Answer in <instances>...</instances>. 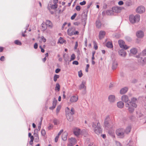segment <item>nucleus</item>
<instances>
[{"mask_svg": "<svg viewBox=\"0 0 146 146\" xmlns=\"http://www.w3.org/2000/svg\"><path fill=\"white\" fill-rule=\"evenodd\" d=\"M137 99L135 98H132L131 101L125 104V107L127 108L128 110L130 113H132L134 110L135 108L137 107V105L136 104Z\"/></svg>", "mask_w": 146, "mask_h": 146, "instance_id": "f257e3e1", "label": "nucleus"}, {"mask_svg": "<svg viewBox=\"0 0 146 146\" xmlns=\"http://www.w3.org/2000/svg\"><path fill=\"white\" fill-rule=\"evenodd\" d=\"M92 127L96 133L98 135L100 134L102 132V129L100 123L98 122L97 123L93 122Z\"/></svg>", "mask_w": 146, "mask_h": 146, "instance_id": "f03ea898", "label": "nucleus"}, {"mask_svg": "<svg viewBox=\"0 0 146 146\" xmlns=\"http://www.w3.org/2000/svg\"><path fill=\"white\" fill-rule=\"evenodd\" d=\"M140 18V15H136L135 16L131 15L129 16V21L132 23H137L139 21Z\"/></svg>", "mask_w": 146, "mask_h": 146, "instance_id": "7ed1b4c3", "label": "nucleus"}, {"mask_svg": "<svg viewBox=\"0 0 146 146\" xmlns=\"http://www.w3.org/2000/svg\"><path fill=\"white\" fill-rule=\"evenodd\" d=\"M116 133L119 137L121 138H123L125 134V129L121 128L117 129L116 131Z\"/></svg>", "mask_w": 146, "mask_h": 146, "instance_id": "20e7f679", "label": "nucleus"}, {"mask_svg": "<svg viewBox=\"0 0 146 146\" xmlns=\"http://www.w3.org/2000/svg\"><path fill=\"white\" fill-rule=\"evenodd\" d=\"M66 114V118L68 120L71 121L73 120V114L71 113L70 109L68 107H67L65 110Z\"/></svg>", "mask_w": 146, "mask_h": 146, "instance_id": "39448f33", "label": "nucleus"}, {"mask_svg": "<svg viewBox=\"0 0 146 146\" xmlns=\"http://www.w3.org/2000/svg\"><path fill=\"white\" fill-rule=\"evenodd\" d=\"M86 82L85 81H83L81 84L79 86V89L80 90L84 89V90L83 92V94H84L86 93Z\"/></svg>", "mask_w": 146, "mask_h": 146, "instance_id": "423d86ee", "label": "nucleus"}, {"mask_svg": "<svg viewBox=\"0 0 146 146\" xmlns=\"http://www.w3.org/2000/svg\"><path fill=\"white\" fill-rule=\"evenodd\" d=\"M145 11V8L143 6H139L136 9V12L139 13H142Z\"/></svg>", "mask_w": 146, "mask_h": 146, "instance_id": "0eeeda50", "label": "nucleus"}, {"mask_svg": "<svg viewBox=\"0 0 146 146\" xmlns=\"http://www.w3.org/2000/svg\"><path fill=\"white\" fill-rule=\"evenodd\" d=\"M118 43L120 47L124 49H127L128 48V47L125 44L124 42L122 40H119L118 41Z\"/></svg>", "mask_w": 146, "mask_h": 146, "instance_id": "6e6552de", "label": "nucleus"}, {"mask_svg": "<svg viewBox=\"0 0 146 146\" xmlns=\"http://www.w3.org/2000/svg\"><path fill=\"white\" fill-rule=\"evenodd\" d=\"M73 131L74 135L78 137L80 135V133L81 130L78 128L75 127L73 128Z\"/></svg>", "mask_w": 146, "mask_h": 146, "instance_id": "1a4fd4ad", "label": "nucleus"}, {"mask_svg": "<svg viewBox=\"0 0 146 146\" xmlns=\"http://www.w3.org/2000/svg\"><path fill=\"white\" fill-rule=\"evenodd\" d=\"M121 7H114L112 8V10H113V12H115L116 13H119L122 9H123Z\"/></svg>", "mask_w": 146, "mask_h": 146, "instance_id": "9d476101", "label": "nucleus"}, {"mask_svg": "<svg viewBox=\"0 0 146 146\" xmlns=\"http://www.w3.org/2000/svg\"><path fill=\"white\" fill-rule=\"evenodd\" d=\"M75 28L74 27L68 29L67 30V33L68 35L72 36L73 35L74 31H75Z\"/></svg>", "mask_w": 146, "mask_h": 146, "instance_id": "9b49d317", "label": "nucleus"}, {"mask_svg": "<svg viewBox=\"0 0 146 146\" xmlns=\"http://www.w3.org/2000/svg\"><path fill=\"white\" fill-rule=\"evenodd\" d=\"M138 61L140 64L142 65H143L146 64V59H143L142 57L139 58Z\"/></svg>", "mask_w": 146, "mask_h": 146, "instance_id": "f8f14e48", "label": "nucleus"}, {"mask_svg": "<svg viewBox=\"0 0 146 146\" xmlns=\"http://www.w3.org/2000/svg\"><path fill=\"white\" fill-rule=\"evenodd\" d=\"M121 100L126 104L130 101L128 96L126 95H123L121 97Z\"/></svg>", "mask_w": 146, "mask_h": 146, "instance_id": "ddd939ff", "label": "nucleus"}, {"mask_svg": "<svg viewBox=\"0 0 146 146\" xmlns=\"http://www.w3.org/2000/svg\"><path fill=\"white\" fill-rule=\"evenodd\" d=\"M108 100L111 103H113L115 101V96L113 95H110L108 97Z\"/></svg>", "mask_w": 146, "mask_h": 146, "instance_id": "4468645a", "label": "nucleus"}, {"mask_svg": "<svg viewBox=\"0 0 146 146\" xmlns=\"http://www.w3.org/2000/svg\"><path fill=\"white\" fill-rule=\"evenodd\" d=\"M118 53L119 55L122 57H125L126 55V53L125 51L123 49H121L119 50Z\"/></svg>", "mask_w": 146, "mask_h": 146, "instance_id": "2eb2a0df", "label": "nucleus"}, {"mask_svg": "<svg viewBox=\"0 0 146 146\" xmlns=\"http://www.w3.org/2000/svg\"><path fill=\"white\" fill-rule=\"evenodd\" d=\"M136 35L138 38H141L143 36L144 34L142 31H139L137 32Z\"/></svg>", "mask_w": 146, "mask_h": 146, "instance_id": "dca6fc26", "label": "nucleus"}, {"mask_svg": "<svg viewBox=\"0 0 146 146\" xmlns=\"http://www.w3.org/2000/svg\"><path fill=\"white\" fill-rule=\"evenodd\" d=\"M106 35V32L104 31H100L99 33V38L100 39L103 38Z\"/></svg>", "mask_w": 146, "mask_h": 146, "instance_id": "f3484780", "label": "nucleus"}, {"mask_svg": "<svg viewBox=\"0 0 146 146\" xmlns=\"http://www.w3.org/2000/svg\"><path fill=\"white\" fill-rule=\"evenodd\" d=\"M78 100V97L77 96H72L70 98V101L72 102H76Z\"/></svg>", "mask_w": 146, "mask_h": 146, "instance_id": "a211bd4d", "label": "nucleus"}, {"mask_svg": "<svg viewBox=\"0 0 146 146\" xmlns=\"http://www.w3.org/2000/svg\"><path fill=\"white\" fill-rule=\"evenodd\" d=\"M128 90V88L127 87H124L120 90V94H125L127 92Z\"/></svg>", "mask_w": 146, "mask_h": 146, "instance_id": "6ab92c4d", "label": "nucleus"}, {"mask_svg": "<svg viewBox=\"0 0 146 146\" xmlns=\"http://www.w3.org/2000/svg\"><path fill=\"white\" fill-rule=\"evenodd\" d=\"M117 106L118 108H122L123 107L124 104L123 102L119 101L117 102Z\"/></svg>", "mask_w": 146, "mask_h": 146, "instance_id": "aec40b11", "label": "nucleus"}, {"mask_svg": "<svg viewBox=\"0 0 146 146\" xmlns=\"http://www.w3.org/2000/svg\"><path fill=\"white\" fill-rule=\"evenodd\" d=\"M118 65V63L117 61L114 60L113 61L112 65V68L113 70L115 69L116 68Z\"/></svg>", "mask_w": 146, "mask_h": 146, "instance_id": "412c9836", "label": "nucleus"}, {"mask_svg": "<svg viewBox=\"0 0 146 146\" xmlns=\"http://www.w3.org/2000/svg\"><path fill=\"white\" fill-rule=\"evenodd\" d=\"M131 127L130 125L126 127L125 129V134H127L131 131Z\"/></svg>", "mask_w": 146, "mask_h": 146, "instance_id": "4be33fe9", "label": "nucleus"}, {"mask_svg": "<svg viewBox=\"0 0 146 146\" xmlns=\"http://www.w3.org/2000/svg\"><path fill=\"white\" fill-rule=\"evenodd\" d=\"M67 135L68 134L66 132H64L63 133L62 135V139L64 141H65L66 140Z\"/></svg>", "mask_w": 146, "mask_h": 146, "instance_id": "5701e85b", "label": "nucleus"}, {"mask_svg": "<svg viewBox=\"0 0 146 146\" xmlns=\"http://www.w3.org/2000/svg\"><path fill=\"white\" fill-rule=\"evenodd\" d=\"M76 143V140L75 138H71L70 140V143L74 145Z\"/></svg>", "mask_w": 146, "mask_h": 146, "instance_id": "b1692460", "label": "nucleus"}, {"mask_svg": "<svg viewBox=\"0 0 146 146\" xmlns=\"http://www.w3.org/2000/svg\"><path fill=\"white\" fill-rule=\"evenodd\" d=\"M109 119V117L108 116H107L104 122V125L105 126H107L108 124V120Z\"/></svg>", "mask_w": 146, "mask_h": 146, "instance_id": "393cba45", "label": "nucleus"}, {"mask_svg": "<svg viewBox=\"0 0 146 146\" xmlns=\"http://www.w3.org/2000/svg\"><path fill=\"white\" fill-rule=\"evenodd\" d=\"M137 52V49L135 48H132L130 50L131 53L133 54H136Z\"/></svg>", "mask_w": 146, "mask_h": 146, "instance_id": "a878e982", "label": "nucleus"}, {"mask_svg": "<svg viewBox=\"0 0 146 146\" xmlns=\"http://www.w3.org/2000/svg\"><path fill=\"white\" fill-rule=\"evenodd\" d=\"M46 25L49 27H52V24L51 21L48 20H46Z\"/></svg>", "mask_w": 146, "mask_h": 146, "instance_id": "bb28decb", "label": "nucleus"}, {"mask_svg": "<svg viewBox=\"0 0 146 146\" xmlns=\"http://www.w3.org/2000/svg\"><path fill=\"white\" fill-rule=\"evenodd\" d=\"M96 25L97 28H100L101 27V24L100 21H97L96 22Z\"/></svg>", "mask_w": 146, "mask_h": 146, "instance_id": "cd10ccee", "label": "nucleus"}, {"mask_svg": "<svg viewBox=\"0 0 146 146\" xmlns=\"http://www.w3.org/2000/svg\"><path fill=\"white\" fill-rule=\"evenodd\" d=\"M106 46L108 48H112L113 47L112 44L111 42H108L106 44Z\"/></svg>", "mask_w": 146, "mask_h": 146, "instance_id": "c85d7f7f", "label": "nucleus"}, {"mask_svg": "<svg viewBox=\"0 0 146 146\" xmlns=\"http://www.w3.org/2000/svg\"><path fill=\"white\" fill-rule=\"evenodd\" d=\"M113 10H108L106 11V14L108 15H110L113 14Z\"/></svg>", "mask_w": 146, "mask_h": 146, "instance_id": "c756f323", "label": "nucleus"}, {"mask_svg": "<svg viewBox=\"0 0 146 146\" xmlns=\"http://www.w3.org/2000/svg\"><path fill=\"white\" fill-rule=\"evenodd\" d=\"M53 123L54 125H57L59 123V121L58 120L55 119H54Z\"/></svg>", "mask_w": 146, "mask_h": 146, "instance_id": "7c9ffc66", "label": "nucleus"}, {"mask_svg": "<svg viewBox=\"0 0 146 146\" xmlns=\"http://www.w3.org/2000/svg\"><path fill=\"white\" fill-rule=\"evenodd\" d=\"M60 90V86L59 84H56L55 88V90L59 91Z\"/></svg>", "mask_w": 146, "mask_h": 146, "instance_id": "2f4dec72", "label": "nucleus"}, {"mask_svg": "<svg viewBox=\"0 0 146 146\" xmlns=\"http://www.w3.org/2000/svg\"><path fill=\"white\" fill-rule=\"evenodd\" d=\"M59 77V76L57 74H55L54 77V82L56 81L57 79Z\"/></svg>", "mask_w": 146, "mask_h": 146, "instance_id": "473e14b6", "label": "nucleus"}, {"mask_svg": "<svg viewBox=\"0 0 146 146\" xmlns=\"http://www.w3.org/2000/svg\"><path fill=\"white\" fill-rule=\"evenodd\" d=\"M14 42L15 44L19 45H21L22 44L21 42L18 40H15Z\"/></svg>", "mask_w": 146, "mask_h": 146, "instance_id": "72a5a7b5", "label": "nucleus"}, {"mask_svg": "<svg viewBox=\"0 0 146 146\" xmlns=\"http://www.w3.org/2000/svg\"><path fill=\"white\" fill-rule=\"evenodd\" d=\"M58 6L57 4H54L52 5L51 7V8L53 9H56L57 7Z\"/></svg>", "mask_w": 146, "mask_h": 146, "instance_id": "f704fd0d", "label": "nucleus"}, {"mask_svg": "<svg viewBox=\"0 0 146 146\" xmlns=\"http://www.w3.org/2000/svg\"><path fill=\"white\" fill-rule=\"evenodd\" d=\"M57 102V100H56V99L55 98H54V99L53 101V103H52L53 105L54 106H56V105Z\"/></svg>", "mask_w": 146, "mask_h": 146, "instance_id": "c9c22d12", "label": "nucleus"}, {"mask_svg": "<svg viewBox=\"0 0 146 146\" xmlns=\"http://www.w3.org/2000/svg\"><path fill=\"white\" fill-rule=\"evenodd\" d=\"M75 58V56L74 54H72L71 56L70 61L73 60Z\"/></svg>", "mask_w": 146, "mask_h": 146, "instance_id": "e433bc0d", "label": "nucleus"}, {"mask_svg": "<svg viewBox=\"0 0 146 146\" xmlns=\"http://www.w3.org/2000/svg\"><path fill=\"white\" fill-rule=\"evenodd\" d=\"M93 43L94 44V48L95 49L97 50L98 49V47L96 42L95 41H94L93 42Z\"/></svg>", "mask_w": 146, "mask_h": 146, "instance_id": "4c0bfd02", "label": "nucleus"}, {"mask_svg": "<svg viewBox=\"0 0 146 146\" xmlns=\"http://www.w3.org/2000/svg\"><path fill=\"white\" fill-rule=\"evenodd\" d=\"M78 76L80 78L82 77L83 75V74L82 73V72L81 70H80L78 72Z\"/></svg>", "mask_w": 146, "mask_h": 146, "instance_id": "58836bf2", "label": "nucleus"}, {"mask_svg": "<svg viewBox=\"0 0 146 146\" xmlns=\"http://www.w3.org/2000/svg\"><path fill=\"white\" fill-rule=\"evenodd\" d=\"M41 133L42 135L43 136H44L46 134V133L44 129H42L41 131Z\"/></svg>", "mask_w": 146, "mask_h": 146, "instance_id": "ea45409f", "label": "nucleus"}, {"mask_svg": "<svg viewBox=\"0 0 146 146\" xmlns=\"http://www.w3.org/2000/svg\"><path fill=\"white\" fill-rule=\"evenodd\" d=\"M59 42L61 43L62 44L64 42L63 39V38L61 37H60L58 40Z\"/></svg>", "mask_w": 146, "mask_h": 146, "instance_id": "a19ab883", "label": "nucleus"}, {"mask_svg": "<svg viewBox=\"0 0 146 146\" xmlns=\"http://www.w3.org/2000/svg\"><path fill=\"white\" fill-rule=\"evenodd\" d=\"M109 133L110 134V135L113 137H114L115 135L113 131H111V132L109 131Z\"/></svg>", "mask_w": 146, "mask_h": 146, "instance_id": "79ce46f5", "label": "nucleus"}, {"mask_svg": "<svg viewBox=\"0 0 146 146\" xmlns=\"http://www.w3.org/2000/svg\"><path fill=\"white\" fill-rule=\"evenodd\" d=\"M142 55L143 56H145L146 55V49H144L142 51Z\"/></svg>", "mask_w": 146, "mask_h": 146, "instance_id": "37998d69", "label": "nucleus"}, {"mask_svg": "<svg viewBox=\"0 0 146 146\" xmlns=\"http://www.w3.org/2000/svg\"><path fill=\"white\" fill-rule=\"evenodd\" d=\"M77 14L76 13H75L71 17V19L72 20L74 19L76 17Z\"/></svg>", "mask_w": 146, "mask_h": 146, "instance_id": "c03bdc74", "label": "nucleus"}, {"mask_svg": "<svg viewBox=\"0 0 146 146\" xmlns=\"http://www.w3.org/2000/svg\"><path fill=\"white\" fill-rule=\"evenodd\" d=\"M70 112L73 115L74 113V108H71Z\"/></svg>", "mask_w": 146, "mask_h": 146, "instance_id": "a18cd8bd", "label": "nucleus"}, {"mask_svg": "<svg viewBox=\"0 0 146 146\" xmlns=\"http://www.w3.org/2000/svg\"><path fill=\"white\" fill-rule=\"evenodd\" d=\"M78 62L77 61H74L72 62V64H75L76 65H78Z\"/></svg>", "mask_w": 146, "mask_h": 146, "instance_id": "49530a36", "label": "nucleus"}, {"mask_svg": "<svg viewBox=\"0 0 146 146\" xmlns=\"http://www.w3.org/2000/svg\"><path fill=\"white\" fill-rule=\"evenodd\" d=\"M76 9L77 11H79L80 10V6L79 5L77 6H76Z\"/></svg>", "mask_w": 146, "mask_h": 146, "instance_id": "de8ad7c7", "label": "nucleus"}, {"mask_svg": "<svg viewBox=\"0 0 146 146\" xmlns=\"http://www.w3.org/2000/svg\"><path fill=\"white\" fill-rule=\"evenodd\" d=\"M86 4V2L84 1L80 3V4L81 5H84Z\"/></svg>", "mask_w": 146, "mask_h": 146, "instance_id": "09e8293b", "label": "nucleus"}, {"mask_svg": "<svg viewBox=\"0 0 146 146\" xmlns=\"http://www.w3.org/2000/svg\"><path fill=\"white\" fill-rule=\"evenodd\" d=\"M118 4L120 5H122L123 4V2L122 1H119Z\"/></svg>", "mask_w": 146, "mask_h": 146, "instance_id": "8fccbe9b", "label": "nucleus"}, {"mask_svg": "<svg viewBox=\"0 0 146 146\" xmlns=\"http://www.w3.org/2000/svg\"><path fill=\"white\" fill-rule=\"evenodd\" d=\"M39 137L38 136L36 137V138L35 139V141L36 142H38L39 141Z\"/></svg>", "mask_w": 146, "mask_h": 146, "instance_id": "3c124183", "label": "nucleus"}, {"mask_svg": "<svg viewBox=\"0 0 146 146\" xmlns=\"http://www.w3.org/2000/svg\"><path fill=\"white\" fill-rule=\"evenodd\" d=\"M60 106H59L57 107V108H56V112H57V113H58L59 112V111L60 110Z\"/></svg>", "mask_w": 146, "mask_h": 146, "instance_id": "603ef678", "label": "nucleus"}, {"mask_svg": "<svg viewBox=\"0 0 146 146\" xmlns=\"http://www.w3.org/2000/svg\"><path fill=\"white\" fill-rule=\"evenodd\" d=\"M53 126L52 125V124H50L48 126V129L49 130H50L52 128H53Z\"/></svg>", "mask_w": 146, "mask_h": 146, "instance_id": "864d4df0", "label": "nucleus"}, {"mask_svg": "<svg viewBox=\"0 0 146 146\" xmlns=\"http://www.w3.org/2000/svg\"><path fill=\"white\" fill-rule=\"evenodd\" d=\"M126 39L129 41H130L131 40V38L127 36L125 37Z\"/></svg>", "mask_w": 146, "mask_h": 146, "instance_id": "5fc2aeb1", "label": "nucleus"}, {"mask_svg": "<svg viewBox=\"0 0 146 146\" xmlns=\"http://www.w3.org/2000/svg\"><path fill=\"white\" fill-rule=\"evenodd\" d=\"M60 71V69L59 68H57L55 70V72L58 73Z\"/></svg>", "mask_w": 146, "mask_h": 146, "instance_id": "6e6d98bb", "label": "nucleus"}, {"mask_svg": "<svg viewBox=\"0 0 146 146\" xmlns=\"http://www.w3.org/2000/svg\"><path fill=\"white\" fill-rule=\"evenodd\" d=\"M34 47L35 49H37L38 47V44L36 43L35 44Z\"/></svg>", "mask_w": 146, "mask_h": 146, "instance_id": "4d7b16f0", "label": "nucleus"}, {"mask_svg": "<svg viewBox=\"0 0 146 146\" xmlns=\"http://www.w3.org/2000/svg\"><path fill=\"white\" fill-rule=\"evenodd\" d=\"M116 143L117 146H121V143L118 141H116Z\"/></svg>", "mask_w": 146, "mask_h": 146, "instance_id": "13d9d810", "label": "nucleus"}, {"mask_svg": "<svg viewBox=\"0 0 146 146\" xmlns=\"http://www.w3.org/2000/svg\"><path fill=\"white\" fill-rule=\"evenodd\" d=\"M41 38L44 42H45L46 41V39L43 36H41Z\"/></svg>", "mask_w": 146, "mask_h": 146, "instance_id": "bf43d9fd", "label": "nucleus"}, {"mask_svg": "<svg viewBox=\"0 0 146 146\" xmlns=\"http://www.w3.org/2000/svg\"><path fill=\"white\" fill-rule=\"evenodd\" d=\"M67 24V23L66 22H65L63 25L62 27V30H63L64 29V27L65 25Z\"/></svg>", "mask_w": 146, "mask_h": 146, "instance_id": "052dcab7", "label": "nucleus"}, {"mask_svg": "<svg viewBox=\"0 0 146 146\" xmlns=\"http://www.w3.org/2000/svg\"><path fill=\"white\" fill-rule=\"evenodd\" d=\"M85 46L86 47L87 46V40L86 38L85 40Z\"/></svg>", "mask_w": 146, "mask_h": 146, "instance_id": "680f3d73", "label": "nucleus"}, {"mask_svg": "<svg viewBox=\"0 0 146 146\" xmlns=\"http://www.w3.org/2000/svg\"><path fill=\"white\" fill-rule=\"evenodd\" d=\"M63 129L61 130L58 133L57 136H59L61 134V133L63 132Z\"/></svg>", "mask_w": 146, "mask_h": 146, "instance_id": "e2e57ef3", "label": "nucleus"}, {"mask_svg": "<svg viewBox=\"0 0 146 146\" xmlns=\"http://www.w3.org/2000/svg\"><path fill=\"white\" fill-rule=\"evenodd\" d=\"M79 34V32L78 31H74V32L73 33V35H78Z\"/></svg>", "mask_w": 146, "mask_h": 146, "instance_id": "0e129e2a", "label": "nucleus"}, {"mask_svg": "<svg viewBox=\"0 0 146 146\" xmlns=\"http://www.w3.org/2000/svg\"><path fill=\"white\" fill-rule=\"evenodd\" d=\"M41 125H38V129L37 130H35V131H36V130L37 131H39L41 129Z\"/></svg>", "mask_w": 146, "mask_h": 146, "instance_id": "69168bd1", "label": "nucleus"}, {"mask_svg": "<svg viewBox=\"0 0 146 146\" xmlns=\"http://www.w3.org/2000/svg\"><path fill=\"white\" fill-rule=\"evenodd\" d=\"M58 138L59 136H58L57 135L55 139V141L56 142H57V141H58Z\"/></svg>", "mask_w": 146, "mask_h": 146, "instance_id": "338daca9", "label": "nucleus"}, {"mask_svg": "<svg viewBox=\"0 0 146 146\" xmlns=\"http://www.w3.org/2000/svg\"><path fill=\"white\" fill-rule=\"evenodd\" d=\"M55 107H56V106L52 105V106L50 107L49 108V109L51 110H52L53 109H54Z\"/></svg>", "mask_w": 146, "mask_h": 146, "instance_id": "774afa93", "label": "nucleus"}]
</instances>
